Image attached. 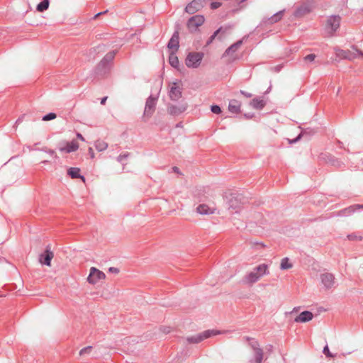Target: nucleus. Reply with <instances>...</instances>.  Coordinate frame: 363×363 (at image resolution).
Returning <instances> with one entry per match:
<instances>
[{
  "instance_id": "obj_13",
  "label": "nucleus",
  "mask_w": 363,
  "mask_h": 363,
  "mask_svg": "<svg viewBox=\"0 0 363 363\" xmlns=\"http://www.w3.org/2000/svg\"><path fill=\"white\" fill-rule=\"evenodd\" d=\"M54 257L53 252L50 250V247H47L44 253L39 256V262L47 266L51 265V260Z\"/></svg>"
},
{
  "instance_id": "obj_27",
  "label": "nucleus",
  "mask_w": 363,
  "mask_h": 363,
  "mask_svg": "<svg viewBox=\"0 0 363 363\" xmlns=\"http://www.w3.org/2000/svg\"><path fill=\"white\" fill-rule=\"evenodd\" d=\"M95 147L98 151L101 152L107 149L108 143L104 140H99L95 143Z\"/></svg>"
},
{
  "instance_id": "obj_35",
  "label": "nucleus",
  "mask_w": 363,
  "mask_h": 363,
  "mask_svg": "<svg viewBox=\"0 0 363 363\" xmlns=\"http://www.w3.org/2000/svg\"><path fill=\"white\" fill-rule=\"evenodd\" d=\"M348 239L350 240H362V238L361 236H357L354 234H351L347 236Z\"/></svg>"
},
{
  "instance_id": "obj_20",
  "label": "nucleus",
  "mask_w": 363,
  "mask_h": 363,
  "mask_svg": "<svg viewBox=\"0 0 363 363\" xmlns=\"http://www.w3.org/2000/svg\"><path fill=\"white\" fill-rule=\"evenodd\" d=\"M313 318V315L310 311H303L296 318L295 322L296 323H306L311 320Z\"/></svg>"
},
{
  "instance_id": "obj_42",
  "label": "nucleus",
  "mask_w": 363,
  "mask_h": 363,
  "mask_svg": "<svg viewBox=\"0 0 363 363\" xmlns=\"http://www.w3.org/2000/svg\"><path fill=\"white\" fill-rule=\"evenodd\" d=\"M77 137L79 140H81L82 141H84V137L82 135V134H80V133H77Z\"/></svg>"
},
{
  "instance_id": "obj_22",
  "label": "nucleus",
  "mask_w": 363,
  "mask_h": 363,
  "mask_svg": "<svg viewBox=\"0 0 363 363\" xmlns=\"http://www.w3.org/2000/svg\"><path fill=\"white\" fill-rule=\"evenodd\" d=\"M228 109L233 113H239L240 111V103L235 99L231 100L228 105Z\"/></svg>"
},
{
  "instance_id": "obj_32",
  "label": "nucleus",
  "mask_w": 363,
  "mask_h": 363,
  "mask_svg": "<svg viewBox=\"0 0 363 363\" xmlns=\"http://www.w3.org/2000/svg\"><path fill=\"white\" fill-rule=\"evenodd\" d=\"M282 11H279L272 18V22H277L279 21L282 17Z\"/></svg>"
},
{
  "instance_id": "obj_40",
  "label": "nucleus",
  "mask_w": 363,
  "mask_h": 363,
  "mask_svg": "<svg viewBox=\"0 0 363 363\" xmlns=\"http://www.w3.org/2000/svg\"><path fill=\"white\" fill-rule=\"evenodd\" d=\"M107 99H108L107 96H105V97L102 98L101 100V104L104 105L106 101V100H107Z\"/></svg>"
},
{
  "instance_id": "obj_8",
  "label": "nucleus",
  "mask_w": 363,
  "mask_h": 363,
  "mask_svg": "<svg viewBox=\"0 0 363 363\" xmlns=\"http://www.w3.org/2000/svg\"><path fill=\"white\" fill-rule=\"evenodd\" d=\"M205 18L201 15H196L190 18L187 22V28L191 32H194L203 25Z\"/></svg>"
},
{
  "instance_id": "obj_18",
  "label": "nucleus",
  "mask_w": 363,
  "mask_h": 363,
  "mask_svg": "<svg viewBox=\"0 0 363 363\" xmlns=\"http://www.w3.org/2000/svg\"><path fill=\"white\" fill-rule=\"evenodd\" d=\"M156 100L153 97H149L147 100L144 114L150 116L155 111Z\"/></svg>"
},
{
  "instance_id": "obj_29",
  "label": "nucleus",
  "mask_w": 363,
  "mask_h": 363,
  "mask_svg": "<svg viewBox=\"0 0 363 363\" xmlns=\"http://www.w3.org/2000/svg\"><path fill=\"white\" fill-rule=\"evenodd\" d=\"M169 61L170 65L174 67H177L179 65L178 57L175 55L174 52L170 53Z\"/></svg>"
},
{
  "instance_id": "obj_34",
  "label": "nucleus",
  "mask_w": 363,
  "mask_h": 363,
  "mask_svg": "<svg viewBox=\"0 0 363 363\" xmlns=\"http://www.w3.org/2000/svg\"><path fill=\"white\" fill-rule=\"evenodd\" d=\"M91 349H92V347H91V346L86 347L80 350L79 354L84 355V354L90 353L91 351Z\"/></svg>"
},
{
  "instance_id": "obj_19",
  "label": "nucleus",
  "mask_w": 363,
  "mask_h": 363,
  "mask_svg": "<svg viewBox=\"0 0 363 363\" xmlns=\"http://www.w3.org/2000/svg\"><path fill=\"white\" fill-rule=\"evenodd\" d=\"M312 11L311 7L309 5H301L294 12V16L296 18H302Z\"/></svg>"
},
{
  "instance_id": "obj_4",
  "label": "nucleus",
  "mask_w": 363,
  "mask_h": 363,
  "mask_svg": "<svg viewBox=\"0 0 363 363\" xmlns=\"http://www.w3.org/2000/svg\"><path fill=\"white\" fill-rule=\"evenodd\" d=\"M241 198L239 195L230 194L225 196V208L228 209L230 213H238L242 208Z\"/></svg>"
},
{
  "instance_id": "obj_1",
  "label": "nucleus",
  "mask_w": 363,
  "mask_h": 363,
  "mask_svg": "<svg viewBox=\"0 0 363 363\" xmlns=\"http://www.w3.org/2000/svg\"><path fill=\"white\" fill-rule=\"evenodd\" d=\"M198 197L200 198V201H206L208 203H202L199 204L196 208L197 213L200 215L220 214V211L213 202L216 194L213 190L210 189L200 190L198 192Z\"/></svg>"
},
{
  "instance_id": "obj_25",
  "label": "nucleus",
  "mask_w": 363,
  "mask_h": 363,
  "mask_svg": "<svg viewBox=\"0 0 363 363\" xmlns=\"http://www.w3.org/2000/svg\"><path fill=\"white\" fill-rule=\"evenodd\" d=\"M185 109H186L185 106H183L181 108H177V106H172L168 108V112L170 114L177 115V114H179V113H182L183 111H184Z\"/></svg>"
},
{
  "instance_id": "obj_16",
  "label": "nucleus",
  "mask_w": 363,
  "mask_h": 363,
  "mask_svg": "<svg viewBox=\"0 0 363 363\" xmlns=\"http://www.w3.org/2000/svg\"><path fill=\"white\" fill-rule=\"evenodd\" d=\"M335 55L340 60H353L356 56L350 50H345L340 48L335 49Z\"/></svg>"
},
{
  "instance_id": "obj_31",
  "label": "nucleus",
  "mask_w": 363,
  "mask_h": 363,
  "mask_svg": "<svg viewBox=\"0 0 363 363\" xmlns=\"http://www.w3.org/2000/svg\"><path fill=\"white\" fill-rule=\"evenodd\" d=\"M359 208H363V205H354L349 207L346 209V211H347L349 213H351Z\"/></svg>"
},
{
  "instance_id": "obj_12",
  "label": "nucleus",
  "mask_w": 363,
  "mask_h": 363,
  "mask_svg": "<svg viewBox=\"0 0 363 363\" xmlns=\"http://www.w3.org/2000/svg\"><path fill=\"white\" fill-rule=\"evenodd\" d=\"M242 43V40H239L237 43H234L231 46H230L225 52L223 55V57H229L228 61L231 62L235 60V57L233 56V53H235L238 48L241 46Z\"/></svg>"
},
{
  "instance_id": "obj_33",
  "label": "nucleus",
  "mask_w": 363,
  "mask_h": 363,
  "mask_svg": "<svg viewBox=\"0 0 363 363\" xmlns=\"http://www.w3.org/2000/svg\"><path fill=\"white\" fill-rule=\"evenodd\" d=\"M316 56L315 54H309L304 57L306 62H312L315 60Z\"/></svg>"
},
{
  "instance_id": "obj_43",
  "label": "nucleus",
  "mask_w": 363,
  "mask_h": 363,
  "mask_svg": "<svg viewBox=\"0 0 363 363\" xmlns=\"http://www.w3.org/2000/svg\"><path fill=\"white\" fill-rule=\"evenodd\" d=\"M101 14H102V13H98L97 14L95 15L94 16V18H96L98 16H99Z\"/></svg>"
},
{
  "instance_id": "obj_39",
  "label": "nucleus",
  "mask_w": 363,
  "mask_h": 363,
  "mask_svg": "<svg viewBox=\"0 0 363 363\" xmlns=\"http://www.w3.org/2000/svg\"><path fill=\"white\" fill-rule=\"evenodd\" d=\"M89 153L90 157H91V158H94V157H95V154H94V150H93V149H92L91 147H89Z\"/></svg>"
},
{
  "instance_id": "obj_23",
  "label": "nucleus",
  "mask_w": 363,
  "mask_h": 363,
  "mask_svg": "<svg viewBox=\"0 0 363 363\" xmlns=\"http://www.w3.org/2000/svg\"><path fill=\"white\" fill-rule=\"evenodd\" d=\"M68 174L73 179L80 178L84 182H85V178L80 175V169L77 167H71L68 169Z\"/></svg>"
},
{
  "instance_id": "obj_21",
  "label": "nucleus",
  "mask_w": 363,
  "mask_h": 363,
  "mask_svg": "<svg viewBox=\"0 0 363 363\" xmlns=\"http://www.w3.org/2000/svg\"><path fill=\"white\" fill-rule=\"evenodd\" d=\"M179 48V34L175 33L172 37L171 38L169 43L168 48L172 51V52H174L177 50Z\"/></svg>"
},
{
  "instance_id": "obj_2",
  "label": "nucleus",
  "mask_w": 363,
  "mask_h": 363,
  "mask_svg": "<svg viewBox=\"0 0 363 363\" xmlns=\"http://www.w3.org/2000/svg\"><path fill=\"white\" fill-rule=\"evenodd\" d=\"M269 274V266L262 263L254 267L243 278V282L246 284L252 285L260 280L264 276Z\"/></svg>"
},
{
  "instance_id": "obj_17",
  "label": "nucleus",
  "mask_w": 363,
  "mask_h": 363,
  "mask_svg": "<svg viewBox=\"0 0 363 363\" xmlns=\"http://www.w3.org/2000/svg\"><path fill=\"white\" fill-rule=\"evenodd\" d=\"M320 280L325 288H331L335 283L334 276L328 272L323 273L320 275Z\"/></svg>"
},
{
  "instance_id": "obj_41",
  "label": "nucleus",
  "mask_w": 363,
  "mask_h": 363,
  "mask_svg": "<svg viewBox=\"0 0 363 363\" xmlns=\"http://www.w3.org/2000/svg\"><path fill=\"white\" fill-rule=\"evenodd\" d=\"M125 157H126V155H119V156H118V160L119 162H121V161H123V160L124 158H125Z\"/></svg>"
},
{
  "instance_id": "obj_5",
  "label": "nucleus",
  "mask_w": 363,
  "mask_h": 363,
  "mask_svg": "<svg viewBox=\"0 0 363 363\" xmlns=\"http://www.w3.org/2000/svg\"><path fill=\"white\" fill-rule=\"evenodd\" d=\"M169 96L172 100L177 101L182 97V84L181 82H173L169 84Z\"/></svg>"
},
{
  "instance_id": "obj_15",
  "label": "nucleus",
  "mask_w": 363,
  "mask_h": 363,
  "mask_svg": "<svg viewBox=\"0 0 363 363\" xmlns=\"http://www.w3.org/2000/svg\"><path fill=\"white\" fill-rule=\"evenodd\" d=\"M79 148V143L77 140H73L71 142L66 143L64 145L60 147V151L65 153H70L75 152Z\"/></svg>"
},
{
  "instance_id": "obj_10",
  "label": "nucleus",
  "mask_w": 363,
  "mask_h": 363,
  "mask_svg": "<svg viewBox=\"0 0 363 363\" xmlns=\"http://www.w3.org/2000/svg\"><path fill=\"white\" fill-rule=\"evenodd\" d=\"M250 345L254 351L255 363H262L264 353L259 342L255 340H252L250 342Z\"/></svg>"
},
{
  "instance_id": "obj_26",
  "label": "nucleus",
  "mask_w": 363,
  "mask_h": 363,
  "mask_svg": "<svg viewBox=\"0 0 363 363\" xmlns=\"http://www.w3.org/2000/svg\"><path fill=\"white\" fill-rule=\"evenodd\" d=\"M293 267L292 263L290 262L288 257L283 258L281 260L280 268L283 270L291 269Z\"/></svg>"
},
{
  "instance_id": "obj_30",
  "label": "nucleus",
  "mask_w": 363,
  "mask_h": 363,
  "mask_svg": "<svg viewBox=\"0 0 363 363\" xmlns=\"http://www.w3.org/2000/svg\"><path fill=\"white\" fill-rule=\"evenodd\" d=\"M57 116L54 113H50L45 116H43V120L45 121L52 120L56 118Z\"/></svg>"
},
{
  "instance_id": "obj_7",
  "label": "nucleus",
  "mask_w": 363,
  "mask_h": 363,
  "mask_svg": "<svg viewBox=\"0 0 363 363\" xmlns=\"http://www.w3.org/2000/svg\"><path fill=\"white\" fill-rule=\"evenodd\" d=\"M106 278L105 274L95 267H91L87 281L91 284H96Z\"/></svg>"
},
{
  "instance_id": "obj_3",
  "label": "nucleus",
  "mask_w": 363,
  "mask_h": 363,
  "mask_svg": "<svg viewBox=\"0 0 363 363\" xmlns=\"http://www.w3.org/2000/svg\"><path fill=\"white\" fill-rule=\"evenodd\" d=\"M341 18L333 15L327 18L324 24V30L328 37H332L340 26Z\"/></svg>"
},
{
  "instance_id": "obj_11",
  "label": "nucleus",
  "mask_w": 363,
  "mask_h": 363,
  "mask_svg": "<svg viewBox=\"0 0 363 363\" xmlns=\"http://www.w3.org/2000/svg\"><path fill=\"white\" fill-rule=\"evenodd\" d=\"M230 27H220L209 38L208 43H211L216 38L219 40H223L228 35Z\"/></svg>"
},
{
  "instance_id": "obj_24",
  "label": "nucleus",
  "mask_w": 363,
  "mask_h": 363,
  "mask_svg": "<svg viewBox=\"0 0 363 363\" xmlns=\"http://www.w3.org/2000/svg\"><path fill=\"white\" fill-rule=\"evenodd\" d=\"M251 106L255 108H262L265 106V102L263 99L255 98L250 102Z\"/></svg>"
},
{
  "instance_id": "obj_37",
  "label": "nucleus",
  "mask_w": 363,
  "mask_h": 363,
  "mask_svg": "<svg viewBox=\"0 0 363 363\" xmlns=\"http://www.w3.org/2000/svg\"><path fill=\"white\" fill-rule=\"evenodd\" d=\"M323 353L327 355L328 357H333L332 354L330 353V350H329V348L328 347V345H326L324 349H323Z\"/></svg>"
},
{
  "instance_id": "obj_44",
  "label": "nucleus",
  "mask_w": 363,
  "mask_h": 363,
  "mask_svg": "<svg viewBox=\"0 0 363 363\" xmlns=\"http://www.w3.org/2000/svg\"><path fill=\"white\" fill-rule=\"evenodd\" d=\"M48 152L50 154V155H53L55 154V152L53 150H49Z\"/></svg>"
},
{
  "instance_id": "obj_6",
  "label": "nucleus",
  "mask_w": 363,
  "mask_h": 363,
  "mask_svg": "<svg viewBox=\"0 0 363 363\" xmlns=\"http://www.w3.org/2000/svg\"><path fill=\"white\" fill-rule=\"evenodd\" d=\"M221 333L218 330H206L200 334L189 337L187 338V341L189 343H199L205 339H207L213 335L220 334Z\"/></svg>"
},
{
  "instance_id": "obj_14",
  "label": "nucleus",
  "mask_w": 363,
  "mask_h": 363,
  "mask_svg": "<svg viewBox=\"0 0 363 363\" xmlns=\"http://www.w3.org/2000/svg\"><path fill=\"white\" fill-rule=\"evenodd\" d=\"M203 6L202 0H193L186 6V11L189 13H194L200 10Z\"/></svg>"
},
{
  "instance_id": "obj_45",
  "label": "nucleus",
  "mask_w": 363,
  "mask_h": 363,
  "mask_svg": "<svg viewBox=\"0 0 363 363\" xmlns=\"http://www.w3.org/2000/svg\"><path fill=\"white\" fill-rule=\"evenodd\" d=\"M359 55H362L363 57V52H359Z\"/></svg>"
},
{
  "instance_id": "obj_9",
  "label": "nucleus",
  "mask_w": 363,
  "mask_h": 363,
  "mask_svg": "<svg viewBox=\"0 0 363 363\" xmlns=\"http://www.w3.org/2000/svg\"><path fill=\"white\" fill-rule=\"evenodd\" d=\"M203 55L199 52L189 54L186 59V65L189 67H197L202 60Z\"/></svg>"
},
{
  "instance_id": "obj_28",
  "label": "nucleus",
  "mask_w": 363,
  "mask_h": 363,
  "mask_svg": "<svg viewBox=\"0 0 363 363\" xmlns=\"http://www.w3.org/2000/svg\"><path fill=\"white\" fill-rule=\"evenodd\" d=\"M49 4H50L49 0H43L42 2H40L39 4H38L37 10L39 12H43L48 9Z\"/></svg>"
},
{
  "instance_id": "obj_38",
  "label": "nucleus",
  "mask_w": 363,
  "mask_h": 363,
  "mask_svg": "<svg viewBox=\"0 0 363 363\" xmlns=\"http://www.w3.org/2000/svg\"><path fill=\"white\" fill-rule=\"evenodd\" d=\"M220 5H221V4L219 2H213L211 4V8L212 9H216L219 8L220 6Z\"/></svg>"
},
{
  "instance_id": "obj_36",
  "label": "nucleus",
  "mask_w": 363,
  "mask_h": 363,
  "mask_svg": "<svg viewBox=\"0 0 363 363\" xmlns=\"http://www.w3.org/2000/svg\"><path fill=\"white\" fill-rule=\"evenodd\" d=\"M211 111L214 113L218 114L221 112V109L218 106L214 105L211 106Z\"/></svg>"
}]
</instances>
